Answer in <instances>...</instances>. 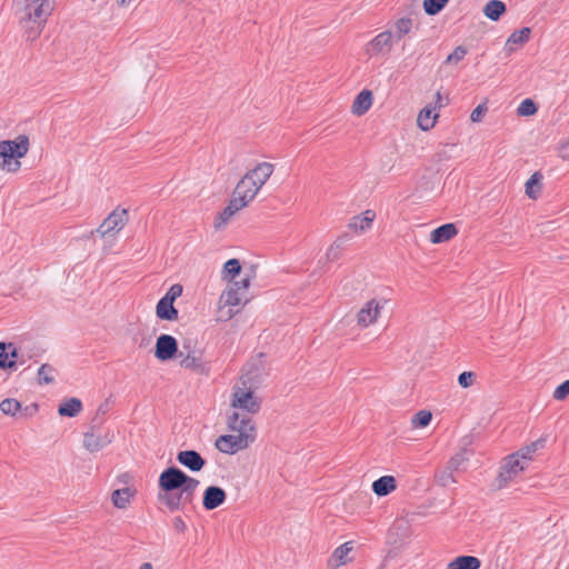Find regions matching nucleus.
Returning <instances> with one entry per match:
<instances>
[{"label":"nucleus","instance_id":"nucleus-39","mask_svg":"<svg viewBox=\"0 0 569 569\" xmlns=\"http://www.w3.org/2000/svg\"><path fill=\"white\" fill-rule=\"evenodd\" d=\"M12 348V343L0 342V368L12 369L16 367L14 360H9V350Z\"/></svg>","mask_w":569,"mask_h":569},{"label":"nucleus","instance_id":"nucleus-12","mask_svg":"<svg viewBox=\"0 0 569 569\" xmlns=\"http://www.w3.org/2000/svg\"><path fill=\"white\" fill-rule=\"evenodd\" d=\"M258 192V187L254 186V182H251V180L248 179L247 174H244L237 183L232 199L238 201L240 207L246 208L251 201H253Z\"/></svg>","mask_w":569,"mask_h":569},{"label":"nucleus","instance_id":"nucleus-50","mask_svg":"<svg viewBox=\"0 0 569 569\" xmlns=\"http://www.w3.org/2000/svg\"><path fill=\"white\" fill-rule=\"evenodd\" d=\"M486 112H487V107H486V104H479V106H477V107L472 110V112H471V114H470V120H471L472 122H479V121H481V119H482V117L485 116V113H486Z\"/></svg>","mask_w":569,"mask_h":569},{"label":"nucleus","instance_id":"nucleus-27","mask_svg":"<svg viewBox=\"0 0 569 569\" xmlns=\"http://www.w3.org/2000/svg\"><path fill=\"white\" fill-rule=\"evenodd\" d=\"M353 545L351 541L345 542L343 545L339 546L330 557L329 563L332 567H339L341 565L347 563L348 556L352 551Z\"/></svg>","mask_w":569,"mask_h":569},{"label":"nucleus","instance_id":"nucleus-19","mask_svg":"<svg viewBox=\"0 0 569 569\" xmlns=\"http://www.w3.org/2000/svg\"><path fill=\"white\" fill-rule=\"evenodd\" d=\"M376 213L372 210H366L360 216H355L348 223V228L356 233L368 231L375 221Z\"/></svg>","mask_w":569,"mask_h":569},{"label":"nucleus","instance_id":"nucleus-33","mask_svg":"<svg viewBox=\"0 0 569 569\" xmlns=\"http://www.w3.org/2000/svg\"><path fill=\"white\" fill-rule=\"evenodd\" d=\"M133 492L130 488L117 489L111 495V501L116 508L124 509L130 502Z\"/></svg>","mask_w":569,"mask_h":569},{"label":"nucleus","instance_id":"nucleus-52","mask_svg":"<svg viewBox=\"0 0 569 569\" xmlns=\"http://www.w3.org/2000/svg\"><path fill=\"white\" fill-rule=\"evenodd\" d=\"M559 157L563 160L569 159V138L559 146Z\"/></svg>","mask_w":569,"mask_h":569},{"label":"nucleus","instance_id":"nucleus-47","mask_svg":"<svg viewBox=\"0 0 569 569\" xmlns=\"http://www.w3.org/2000/svg\"><path fill=\"white\" fill-rule=\"evenodd\" d=\"M476 375L471 371H463L458 377V382L462 388H469L475 382Z\"/></svg>","mask_w":569,"mask_h":569},{"label":"nucleus","instance_id":"nucleus-10","mask_svg":"<svg viewBox=\"0 0 569 569\" xmlns=\"http://www.w3.org/2000/svg\"><path fill=\"white\" fill-rule=\"evenodd\" d=\"M181 350L178 348V341L170 335H161L157 338L154 357L160 361H168L177 357Z\"/></svg>","mask_w":569,"mask_h":569},{"label":"nucleus","instance_id":"nucleus-24","mask_svg":"<svg viewBox=\"0 0 569 569\" xmlns=\"http://www.w3.org/2000/svg\"><path fill=\"white\" fill-rule=\"evenodd\" d=\"M397 483L393 476H382L372 483V491L378 497H385L396 490Z\"/></svg>","mask_w":569,"mask_h":569},{"label":"nucleus","instance_id":"nucleus-13","mask_svg":"<svg viewBox=\"0 0 569 569\" xmlns=\"http://www.w3.org/2000/svg\"><path fill=\"white\" fill-rule=\"evenodd\" d=\"M186 473L176 467H169L163 470L159 477V487L166 492H172L181 489L184 483Z\"/></svg>","mask_w":569,"mask_h":569},{"label":"nucleus","instance_id":"nucleus-30","mask_svg":"<svg viewBox=\"0 0 569 569\" xmlns=\"http://www.w3.org/2000/svg\"><path fill=\"white\" fill-rule=\"evenodd\" d=\"M179 363L184 369H191L196 371H202L203 365L201 358L194 353H184L182 350L178 353Z\"/></svg>","mask_w":569,"mask_h":569},{"label":"nucleus","instance_id":"nucleus-28","mask_svg":"<svg viewBox=\"0 0 569 569\" xmlns=\"http://www.w3.org/2000/svg\"><path fill=\"white\" fill-rule=\"evenodd\" d=\"M480 560L473 556H459L450 561L447 569H479Z\"/></svg>","mask_w":569,"mask_h":569},{"label":"nucleus","instance_id":"nucleus-6","mask_svg":"<svg viewBox=\"0 0 569 569\" xmlns=\"http://www.w3.org/2000/svg\"><path fill=\"white\" fill-rule=\"evenodd\" d=\"M228 428L231 432L238 436H248V445H251L256 440V426L251 416L241 413L239 411H233L228 417Z\"/></svg>","mask_w":569,"mask_h":569},{"label":"nucleus","instance_id":"nucleus-45","mask_svg":"<svg viewBox=\"0 0 569 569\" xmlns=\"http://www.w3.org/2000/svg\"><path fill=\"white\" fill-rule=\"evenodd\" d=\"M467 53L468 50L465 47L459 46L447 57L446 63H458L466 57Z\"/></svg>","mask_w":569,"mask_h":569},{"label":"nucleus","instance_id":"nucleus-48","mask_svg":"<svg viewBox=\"0 0 569 569\" xmlns=\"http://www.w3.org/2000/svg\"><path fill=\"white\" fill-rule=\"evenodd\" d=\"M182 290L183 289L181 284H172L162 298L174 302V300L182 295Z\"/></svg>","mask_w":569,"mask_h":569},{"label":"nucleus","instance_id":"nucleus-15","mask_svg":"<svg viewBox=\"0 0 569 569\" xmlns=\"http://www.w3.org/2000/svg\"><path fill=\"white\" fill-rule=\"evenodd\" d=\"M348 241V234H342L338 237L327 249L323 257L318 260V266L320 268L326 267L329 263H332L339 260L342 256L345 244Z\"/></svg>","mask_w":569,"mask_h":569},{"label":"nucleus","instance_id":"nucleus-36","mask_svg":"<svg viewBox=\"0 0 569 569\" xmlns=\"http://www.w3.org/2000/svg\"><path fill=\"white\" fill-rule=\"evenodd\" d=\"M246 273L241 272V266L238 259H230L223 266V278L230 282L236 281V277H243Z\"/></svg>","mask_w":569,"mask_h":569},{"label":"nucleus","instance_id":"nucleus-4","mask_svg":"<svg viewBox=\"0 0 569 569\" xmlns=\"http://www.w3.org/2000/svg\"><path fill=\"white\" fill-rule=\"evenodd\" d=\"M231 407L233 411H239L248 416L256 415L260 411L261 399L256 395L254 390L248 386L247 380L243 378L233 386Z\"/></svg>","mask_w":569,"mask_h":569},{"label":"nucleus","instance_id":"nucleus-9","mask_svg":"<svg viewBox=\"0 0 569 569\" xmlns=\"http://www.w3.org/2000/svg\"><path fill=\"white\" fill-rule=\"evenodd\" d=\"M383 299H371L367 301L357 313V323L361 328H367L377 322L381 310L385 307Z\"/></svg>","mask_w":569,"mask_h":569},{"label":"nucleus","instance_id":"nucleus-1","mask_svg":"<svg viewBox=\"0 0 569 569\" xmlns=\"http://www.w3.org/2000/svg\"><path fill=\"white\" fill-rule=\"evenodd\" d=\"M54 6L56 0H14L16 14L28 41L39 38Z\"/></svg>","mask_w":569,"mask_h":569},{"label":"nucleus","instance_id":"nucleus-31","mask_svg":"<svg viewBox=\"0 0 569 569\" xmlns=\"http://www.w3.org/2000/svg\"><path fill=\"white\" fill-rule=\"evenodd\" d=\"M505 12L506 4L501 0H490L483 8L485 16L492 21L499 20Z\"/></svg>","mask_w":569,"mask_h":569},{"label":"nucleus","instance_id":"nucleus-26","mask_svg":"<svg viewBox=\"0 0 569 569\" xmlns=\"http://www.w3.org/2000/svg\"><path fill=\"white\" fill-rule=\"evenodd\" d=\"M457 234V228L453 223H446L436 228L430 234L432 243H441L450 240Z\"/></svg>","mask_w":569,"mask_h":569},{"label":"nucleus","instance_id":"nucleus-20","mask_svg":"<svg viewBox=\"0 0 569 569\" xmlns=\"http://www.w3.org/2000/svg\"><path fill=\"white\" fill-rule=\"evenodd\" d=\"M413 28V20L411 18H400L387 31L391 33V38L397 43L405 36L409 34Z\"/></svg>","mask_w":569,"mask_h":569},{"label":"nucleus","instance_id":"nucleus-35","mask_svg":"<svg viewBox=\"0 0 569 569\" xmlns=\"http://www.w3.org/2000/svg\"><path fill=\"white\" fill-rule=\"evenodd\" d=\"M200 481L186 475L184 483L180 489V493L184 498V503L191 502Z\"/></svg>","mask_w":569,"mask_h":569},{"label":"nucleus","instance_id":"nucleus-25","mask_svg":"<svg viewBox=\"0 0 569 569\" xmlns=\"http://www.w3.org/2000/svg\"><path fill=\"white\" fill-rule=\"evenodd\" d=\"M243 207L239 206V202L234 199H231L228 206L218 214L214 220V228L221 229L223 228L228 221L242 209Z\"/></svg>","mask_w":569,"mask_h":569},{"label":"nucleus","instance_id":"nucleus-43","mask_svg":"<svg viewBox=\"0 0 569 569\" xmlns=\"http://www.w3.org/2000/svg\"><path fill=\"white\" fill-rule=\"evenodd\" d=\"M432 415L430 411L420 410L412 418V425L417 428L427 427L431 421Z\"/></svg>","mask_w":569,"mask_h":569},{"label":"nucleus","instance_id":"nucleus-53","mask_svg":"<svg viewBox=\"0 0 569 569\" xmlns=\"http://www.w3.org/2000/svg\"><path fill=\"white\" fill-rule=\"evenodd\" d=\"M173 528L179 532H184L187 525L181 517H176L172 521Z\"/></svg>","mask_w":569,"mask_h":569},{"label":"nucleus","instance_id":"nucleus-11","mask_svg":"<svg viewBox=\"0 0 569 569\" xmlns=\"http://www.w3.org/2000/svg\"><path fill=\"white\" fill-rule=\"evenodd\" d=\"M248 436L241 437L236 433L222 435L216 440V448L223 453L233 455L248 448Z\"/></svg>","mask_w":569,"mask_h":569},{"label":"nucleus","instance_id":"nucleus-55","mask_svg":"<svg viewBox=\"0 0 569 569\" xmlns=\"http://www.w3.org/2000/svg\"><path fill=\"white\" fill-rule=\"evenodd\" d=\"M441 99H442L441 93L438 91L436 93V103L438 104V107H441Z\"/></svg>","mask_w":569,"mask_h":569},{"label":"nucleus","instance_id":"nucleus-46","mask_svg":"<svg viewBox=\"0 0 569 569\" xmlns=\"http://www.w3.org/2000/svg\"><path fill=\"white\" fill-rule=\"evenodd\" d=\"M467 452L466 451H461V452H458L456 456H453L450 461H449V465H448V468L450 470H459L460 467L467 461Z\"/></svg>","mask_w":569,"mask_h":569},{"label":"nucleus","instance_id":"nucleus-51","mask_svg":"<svg viewBox=\"0 0 569 569\" xmlns=\"http://www.w3.org/2000/svg\"><path fill=\"white\" fill-rule=\"evenodd\" d=\"M9 350V357L11 358L10 360H14L16 363L18 361H21V362H24V360L22 359V349H17L13 345H12V348L11 349H8Z\"/></svg>","mask_w":569,"mask_h":569},{"label":"nucleus","instance_id":"nucleus-8","mask_svg":"<svg viewBox=\"0 0 569 569\" xmlns=\"http://www.w3.org/2000/svg\"><path fill=\"white\" fill-rule=\"evenodd\" d=\"M128 221V211L126 209L113 210L94 231L101 237L118 233Z\"/></svg>","mask_w":569,"mask_h":569},{"label":"nucleus","instance_id":"nucleus-40","mask_svg":"<svg viewBox=\"0 0 569 569\" xmlns=\"http://www.w3.org/2000/svg\"><path fill=\"white\" fill-rule=\"evenodd\" d=\"M0 409L4 415L8 416H16L18 413H21V405L16 399H4L0 403Z\"/></svg>","mask_w":569,"mask_h":569},{"label":"nucleus","instance_id":"nucleus-41","mask_svg":"<svg viewBox=\"0 0 569 569\" xmlns=\"http://www.w3.org/2000/svg\"><path fill=\"white\" fill-rule=\"evenodd\" d=\"M38 377L40 382L52 383L56 379V369L50 365H42L38 370Z\"/></svg>","mask_w":569,"mask_h":569},{"label":"nucleus","instance_id":"nucleus-3","mask_svg":"<svg viewBox=\"0 0 569 569\" xmlns=\"http://www.w3.org/2000/svg\"><path fill=\"white\" fill-rule=\"evenodd\" d=\"M29 150V139L27 136H19L14 140H4L0 142V168L8 172H17L23 158Z\"/></svg>","mask_w":569,"mask_h":569},{"label":"nucleus","instance_id":"nucleus-34","mask_svg":"<svg viewBox=\"0 0 569 569\" xmlns=\"http://www.w3.org/2000/svg\"><path fill=\"white\" fill-rule=\"evenodd\" d=\"M545 440L539 439L537 441L531 442L530 445L521 448L519 451L515 452L513 455H519V458L526 466H528L529 461L532 460V456L536 451L543 448Z\"/></svg>","mask_w":569,"mask_h":569},{"label":"nucleus","instance_id":"nucleus-23","mask_svg":"<svg viewBox=\"0 0 569 569\" xmlns=\"http://www.w3.org/2000/svg\"><path fill=\"white\" fill-rule=\"evenodd\" d=\"M156 315L159 319L176 321L178 320V310L173 307V302L161 298L156 307Z\"/></svg>","mask_w":569,"mask_h":569},{"label":"nucleus","instance_id":"nucleus-54","mask_svg":"<svg viewBox=\"0 0 569 569\" xmlns=\"http://www.w3.org/2000/svg\"><path fill=\"white\" fill-rule=\"evenodd\" d=\"M132 0H117L119 7H128Z\"/></svg>","mask_w":569,"mask_h":569},{"label":"nucleus","instance_id":"nucleus-21","mask_svg":"<svg viewBox=\"0 0 569 569\" xmlns=\"http://www.w3.org/2000/svg\"><path fill=\"white\" fill-rule=\"evenodd\" d=\"M530 33L531 30L528 27H525L520 30L512 32L507 39V42L503 48L506 54L510 56L511 53H513L516 51V44H525L529 40Z\"/></svg>","mask_w":569,"mask_h":569},{"label":"nucleus","instance_id":"nucleus-17","mask_svg":"<svg viewBox=\"0 0 569 569\" xmlns=\"http://www.w3.org/2000/svg\"><path fill=\"white\" fill-rule=\"evenodd\" d=\"M177 460L180 465L193 472L200 471L206 466V460L196 450L179 451Z\"/></svg>","mask_w":569,"mask_h":569},{"label":"nucleus","instance_id":"nucleus-49","mask_svg":"<svg viewBox=\"0 0 569 569\" xmlns=\"http://www.w3.org/2000/svg\"><path fill=\"white\" fill-rule=\"evenodd\" d=\"M569 395V379L558 386L553 391L556 400H563Z\"/></svg>","mask_w":569,"mask_h":569},{"label":"nucleus","instance_id":"nucleus-32","mask_svg":"<svg viewBox=\"0 0 569 569\" xmlns=\"http://www.w3.org/2000/svg\"><path fill=\"white\" fill-rule=\"evenodd\" d=\"M82 409V403L78 398H70L59 406L58 412L64 417H76Z\"/></svg>","mask_w":569,"mask_h":569},{"label":"nucleus","instance_id":"nucleus-29","mask_svg":"<svg viewBox=\"0 0 569 569\" xmlns=\"http://www.w3.org/2000/svg\"><path fill=\"white\" fill-rule=\"evenodd\" d=\"M437 118H438V113L435 112V109L425 107L419 112L417 122L421 130L428 131L435 127Z\"/></svg>","mask_w":569,"mask_h":569},{"label":"nucleus","instance_id":"nucleus-7","mask_svg":"<svg viewBox=\"0 0 569 569\" xmlns=\"http://www.w3.org/2000/svg\"><path fill=\"white\" fill-rule=\"evenodd\" d=\"M395 43L396 42L391 38V33L385 30L365 44L363 52L369 59L388 57L391 53Z\"/></svg>","mask_w":569,"mask_h":569},{"label":"nucleus","instance_id":"nucleus-14","mask_svg":"<svg viewBox=\"0 0 569 569\" xmlns=\"http://www.w3.org/2000/svg\"><path fill=\"white\" fill-rule=\"evenodd\" d=\"M113 440V433L110 431L101 432L94 431L91 429L90 431L84 433L83 437V447L90 452H97L107 447Z\"/></svg>","mask_w":569,"mask_h":569},{"label":"nucleus","instance_id":"nucleus-56","mask_svg":"<svg viewBox=\"0 0 569 569\" xmlns=\"http://www.w3.org/2000/svg\"><path fill=\"white\" fill-rule=\"evenodd\" d=\"M139 569H153V568H152L151 563L146 562Z\"/></svg>","mask_w":569,"mask_h":569},{"label":"nucleus","instance_id":"nucleus-5","mask_svg":"<svg viewBox=\"0 0 569 569\" xmlns=\"http://www.w3.org/2000/svg\"><path fill=\"white\" fill-rule=\"evenodd\" d=\"M527 466L521 461L519 455H510L508 456L500 468V472L495 480L496 489H502L508 487V485L515 480Z\"/></svg>","mask_w":569,"mask_h":569},{"label":"nucleus","instance_id":"nucleus-16","mask_svg":"<svg viewBox=\"0 0 569 569\" xmlns=\"http://www.w3.org/2000/svg\"><path fill=\"white\" fill-rule=\"evenodd\" d=\"M274 166L270 162H260L252 170H249L246 174L251 182L260 190L268 179L273 173Z\"/></svg>","mask_w":569,"mask_h":569},{"label":"nucleus","instance_id":"nucleus-42","mask_svg":"<svg viewBox=\"0 0 569 569\" xmlns=\"http://www.w3.org/2000/svg\"><path fill=\"white\" fill-rule=\"evenodd\" d=\"M448 1L449 0H425L423 9L428 14L435 16L446 7Z\"/></svg>","mask_w":569,"mask_h":569},{"label":"nucleus","instance_id":"nucleus-2","mask_svg":"<svg viewBox=\"0 0 569 569\" xmlns=\"http://www.w3.org/2000/svg\"><path fill=\"white\" fill-rule=\"evenodd\" d=\"M251 283V274L246 273L238 281H231L227 286L219 299L218 319L222 321L230 320L239 309L249 301L248 290Z\"/></svg>","mask_w":569,"mask_h":569},{"label":"nucleus","instance_id":"nucleus-18","mask_svg":"<svg viewBox=\"0 0 569 569\" xmlns=\"http://www.w3.org/2000/svg\"><path fill=\"white\" fill-rule=\"evenodd\" d=\"M227 499L226 491L217 486H209L202 498V506L206 510H213L221 506Z\"/></svg>","mask_w":569,"mask_h":569},{"label":"nucleus","instance_id":"nucleus-22","mask_svg":"<svg viewBox=\"0 0 569 569\" xmlns=\"http://www.w3.org/2000/svg\"><path fill=\"white\" fill-rule=\"evenodd\" d=\"M372 106V92L369 90H362L353 100L351 111L353 114L362 116Z\"/></svg>","mask_w":569,"mask_h":569},{"label":"nucleus","instance_id":"nucleus-44","mask_svg":"<svg viewBox=\"0 0 569 569\" xmlns=\"http://www.w3.org/2000/svg\"><path fill=\"white\" fill-rule=\"evenodd\" d=\"M517 112L519 116L527 117L537 112V107L531 99H525L518 107Z\"/></svg>","mask_w":569,"mask_h":569},{"label":"nucleus","instance_id":"nucleus-37","mask_svg":"<svg viewBox=\"0 0 569 569\" xmlns=\"http://www.w3.org/2000/svg\"><path fill=\"white\" fill-rule=\"evenodd\" d=\"M541 179L542 174L540 172H535L526 182V194L530 199H537L541 189Z\"/></svg>","mask_w":569,"mask_h":569},{"label":"nucleus","instance_id":"nucleus-38","mask_svg":"<svg viewBox=\"0 0 569 569\" xmlns=\"http://www.w3.org/2000/svg\"><path fill=\"white\" fill-rule=\"evenodd\" d=\"M160 499L171 511L179 510L181 508V506L184 505V498L182 497V495L180 492L179 493L166 492L164 495L160 496Z\"/></svg>","mask_w":569,"mask_h":569}]
</instances>
